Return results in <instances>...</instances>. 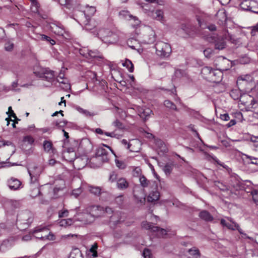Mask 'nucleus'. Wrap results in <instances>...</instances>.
Segmentation results:
<instances>
[{
  "label": "nucleus",
  "instance_id": "obj_28",
  "mask_svg": "<svg viewBox=\"0 0 258 258\" xmlns=\"http://www.w3.org/2000/svg\"><path fill=\"white\" fill-rule=\"evenodd\" d=\"M213 69L210 67H204L201 70V74L204 78L208 80V77H209Z\"/></svg>",
  "mask_w": 258,
  "mask_h": 258
},
{
  "label": "nucleus",
  "instance_id": "obj_35",
  "mask_svg": "<svg viewBox=\"0 0 258 258\" xmlns=\"http://www.w3.org/2000/svg\"><path fill=\"white\" fill-rule=\"evenodd\" d=\"M56 81L57 82L59 83V84H61L62 85L60 86V87L64 90H67L71 88L70 84L68 83V80L65 78L64 79L59 80L58 79H56Z\"/></svg>",
  "mask_w": 258,
  "mask_h": 258
},
{
  "label": "nucleus",
  "instance_id": "obj_22",
  "mask_svg": "<svg viewBox=\"0 0 258 258\" xmlns=\"http://www.w3.org/2000/svg\"><path fill=\"white\" fill-rule=\"evenodd\" d=\"M128 186V183L124 178H120L117 180V187L119 189L123 190Z\"/></svg>",
  "mask_w": 258,
  "mask_h": 258
},
{
  "label": "nucleus",
  "instance_id": "obj_16",
  "mask_svg": "<svg viewBox=\"0 0 258 258\" xmlns=\"http://www.w3.org/2000/svg\"><path fill=\"white\" fill-rule=\"evenodd\" d=\"M140 182L141 185V187L147 188L149 187H152L153 186H157V184L155 181L148 180L144 175H141L140 176Z\"/></svg>",
  "mask_w": 258,
  "mask_h": 258
},
{
  "label": "nucleus",
  "instance_id": "obj_59",
  "mask_svg": "<svg viewBox=\"0 0 258 258\" xmlns=\"http://www.w3.org/2000/svg\"><path fill=\"white\" fill-rule=\"evenodd\" d=\"M250 141L253 143V146L258 148V137L252 136L250 138Z\"/></svg>",
  "mask_w": 258,
  "mask_h": 258
},
{
  "label": "nucleus",
  "instance_id": "obj_46",
  "mask_svg": "<svg viewBox=\"0 0 258 258\" xmlns=\"http://www.w3.org/2000/svg\"><path fill=\"white\" fill-rule=\"evenodd\" d=\"M112 124L119 130L123 129L124 128V125L123 123L118 119L113 121Z\"/></svg>",
  "mask_w": 258,
  "mask_h": 258
},
{
  "label": "nucleus",
  "instance_id": "obj_60",
  "mask_svg": "<svg viewBox=\"0 0 258 258\" xmlns=\"http://www.w3.org/2000/svg\"><path fill=\"white\" fill-rule=\"evenodd\" d=\"M69 215V211L67 210L60 211L58 213L59 218L67 217Z\"/></svg>",
  "mask_w": 258,
  "mask_h": 258
},
{
  "label": "nucleus",
  "instance_id": "obj_30",
  "mask_svg": "<svg viewBox=\"0 0 258 258\" xmlns=\"http://www.w3.org/2000/svg\"><path fill=\"white\" fill-rule=\"evenodd\" d=\"M230 95L234 100H240L242 94L239 89H233L230 91Z\"/></svg>",
  "mask_w": 258,
  "mask_h": 258
},
{
  "label": "nucleus",
  "instance_id": "obj_32",
  "mask_svg": "<svg viewBox=\"0 0 258 258\" xmlns=\"http://www.w3.org/2000/svg\"><path fill=\"white\" fill-rule=\"evenodd\" d=\"M122 64L123 67H126L130 72L132 73L134 72V64L130 60L126 59L125 61L122 62Z\"/></svg>",
  "mask_w": 258,
  "mask_h": 258
},
{
  "label": "nucleus",
  "instance_id": "obj_24",
  "mask_svg": "<svg viewBox=\"0 0 258 258\" xmlns=\"http://www.w3.org/2000/svg\"><path fill=\"white\" fill-rule=\"evenodd\" d=\"M218 61L221 63V64H227L228 67L220 66L218 70L220 71H227L229 69V60L222 56H220L218 58Z\"/></svg>",
  "mask_w": 258,
  "mask_h": 258
},
{
  "label": "nucleus",
  "instance_id": "obj_20",
  "mask_svg": "<svg viewBox=\"0 0 258 258\" xmlns=\"http://www.w3.org/2000/svg\"><path fill=\"white\" fill-rule=\"evenodd\" d=\"M199 216L202 220L207 222H210L213 220V217L208 211L206 210H203L201 211L199 213Z\"/></svg>",
  "mask_w": 258,
  "mask_h": 258
},
{
  "label": "nucleus",
  "instance_id": "obj_3",
  "mask_svg": "<svg viewBox=\"0 0 258 258\" xmlns=\"http://www.w3.org/2000/svg\"><path fill=\"white\" fill-rule=\"evenodd\" d=\"M102 208L100 206H92L89 208L87 211L89 213H83L78 215V220L81 221L84 224H88L92 222L93 217L100 216V213L96 212L97 211L101 210Z\"/></svg>",
  "mask_w": 258,
  "mask_h": 258
},
{
  "label": "nucleus",
  "instance_id": "obj_38",
  "mask_svg": "<svg viewBox=\"0 0 258 258\" xmlns=\"http://www.w3.org/2000/svg\"><path fill=\"white\" fill-rule=\"evenodd\" d=\"M89 191L91 193L94 194L95 196H99L101 193V189L100 187L98 186H89Z\"/></svg>",
  "mask_w": 258,
  "mask_h": 258
},
{
  "label": "nucleus",
  "instance_id": "obj_6",
  "mask_svg": "<svg viewBox=\"0 0 258 258\" xmlns=\"http://www.w3.org/2000/svg\"><path fill=\"white\" fill-rule=\"evenodd\" d=\"M239 5L243 10L258 13V2L255 0H241Z\"/></svg>",
  "mask_w": 258,
  "mask_h": 258
},
{
  "label": "nucleus",
  "instance_id": "obj_50",
  "mask_svg": "<svg viewBox=\"0 0 258 258\" xmlns=\"http://www.w3.org/2000/svg\"><path fill=\"white\" fill-rule=\"evenodd\" d=\"M97 248V245L96 243H94L90 249V251L92 253V255L93 257H96L97 256V252L96 249Z\"/></svg>",
  "mask_w": 258,
  "mask_h": 258
},
{
  "label": "nucleus",
  "instance_id": "obj_14",
  "mask_svg": "<svg viewBox=\"0 0 258 258\" xmlns=\"http://www.w3.org/2000/svg\"><path fill=\"white\" fill-rule=\"evenodd\" d=\"M222 73L221 72L213 69L209 77H208L207 81L215 83H218L222 80Z\"/></svg>",
  "mask_w": 258,
  "mask_h": 258
},
{
  "label": "nucleus",
  "instance_id": "obj_25",
  "mask_svg": "<svg viewBox=\"0 0 258 258\" xmlns=\"http://www.w3.org/2000/svg\"><path fill=\"white\" fill-rule=\"evenodd\" d=\"M69 258H84L81 251L77 248H74L70 252Z\"/></svg>",
  "mask_w": 258,
  "mask_h": 258
},
{
  "label": "nucleus",
  "instance_id": "obj_62",
  "mask_svg": "<svg viewBox=\"0 0 258 258\" xmlns=\"http://www.w3.org/2000/svg\"><path fill=\"white\" fill-rule=\"evenodd\" d=\"M11 203L12 206L15 208H19L21 206V203L18 201H11Z\"/></svg>",
  "mask_w": 258,
  "mask_h": 258
},
{
  "label": "nucleus",
  "instance_id": "obj_39",
  "mask_svg": "<svg viewBox=\"0 0 258 258\" xmlns=\"http://www.w3.org/2000/svg\"><path fill=\"white\" fill-rule=\"evenodd\" d=\"M127 45L133 49H136L138 43L136 39L133 38L128 39L127 41Z\"/></svg>",
  "mask_w": 258,
  "mask_h": 258
},
{
  "label": "nucleus",
  "instance_id": "obj_57",
  "mask_svg": "<svg viewBox=\"0 0 258 258\" xmlns=\"http://www.w3.org/2000/svg\"><path fill=\"white\" fill-rule=\"evenodd\" d=\"M183 75H184V71L180 69L176 70H175V71L174 72V75L176 78H180L181 77H182L183 76Z\"/></svg>",
  "mask_w": 258,
  "mask_h": 258
},
{
  "label": "nucleus",
  "instance_id": "obj_43",
  "mask_svg": "<svg viewBox=\"0 0 258 258\" xmlns=\"http://www.w3.org/2000/svg\"><path fill=\"white\" fill-rule=\"evenodd\" d=\"M116 166L120 169H123L126 167L125 163L122 161H120L118 159H116L115 160Z\"/></svg>",
  "mask_w": 258,
  "mask_h": 258
},
{
  "label": "nucleus",
  "instance_id": "obj_42",
  "mask_svg": "<svg viewBox=\"0 0 258 258\" xmlns=\"http://www.w3.org/2000/svg\"><path fill=\"white\" fill-rule=\"evenodd\" d=\"M188 252L190 255H200L199 250L195 247L189 249L188 250Z\"/></svg>",
  "mask_w": 258,
  "mask_h": 258
},
{
  "label": "nucleus",
  "instance_id": "obj_63",
  "mask_svg": "<svg viewBox=\"0 0 258 258\" xmlns=\"http://www.w3.org/2000/svg\"><path fill=\"white\" fill-rule=\"evenodd\" d=\"M220 118L221 119L224 121H228L230 119V117L228 113L220 114Z\"/></svg>",
  "mask_w": 258,
  "mask_h": 258
},
{
  "label": "nucleus",
  "instance_id": "obj_53",
  "mask_svg": "<svg viewBox=\"0 0 258 258\" xmlns=\"http://www.w3.org/2000/svg\"><path fill=\"white\" fill-rule=\"evenodd\" d=\"M89 49L87 48H84L80 49V53L86 58H88V54L89 53Z\"/></svg>",
  "mask_w": 258,
  "mask_h": 258
},
{
  "label": "nucleus",
  "instance_id": "obj_1",
  "mask_svg": "<svg viewBox=\"0 0 258 258\" xmlns=\"http://www.w3.org/2000/svg\"><path fill=\"white\" fill-rule=\"evenodd\" d=\"M103 147H99L96 149L95 155L90 159V163L93 167H99L104 163L107 162L109 160V150L111 151L110 147L103 145Z\"/></svg>",
  "mask_w": 258,
  "mask_h": 258
},
{
  "label": "nucleus",
  "instance_id": "obj_8",
  "mask_svg": "<svg viewBox=\"0 0 258 258\" xmlns=\"http://www.w3.org/2000/svg\"><path fill=\"white\" fill-rule=\"evenodd\" d=\"M37 76L43 80L52 83L55 81V72L49 68H43L40 72L37 73Z\"/></svg>",
  "mask_w": 258,
  "mask_h": 258
},
{
  "label": "nucleus",
  "instance_id": "obj_51",
  "mask_svg": "<svg viewBox=\"0 0 258 258\" xmlns=\"http://www.w3.org/2000/svg\"><path fill=\"white\" fill-rule=\"evenodd\" d=\"M251 195L253 201L255 203H258V190L254 189L251 191Z\"/></svg>",
  "mask_w": 258,
  "mask_h": 258
},
{
  "label": "nucleus",
  "instance_id": "obj_26",
  "mask_svg": "<svg viewBox=\"0 0 258 258\" xmlns=\"http://www.w3.org/2000/svg\"><path fill=\"white\" fill-rule=\"evenodd\" d=\"M197 20L198 22V24L199 27H200L202 29H204L207 28L211 31H214L216 30V27L214 24H210L208 26H206V25L203 24L201 21V20L199 17H198Z\"/></svg>",
  "mask_w": 258,
  "mask_h": 258
},
{
  "label": "nucleus",
  "instance_id": "obj_44",
  "mask_svg": "<svg viewBox=\"0 0 258 258\" xmlns=\"http://www.w3.org/2000/svg\"><path fill=\"white\" fill-rule=\"evenodd\" d=\"M40 238L42 240L47 239L49 240H53L55 239V236L52 233L49 232V234L46 235H45V236L41 235L40 237Z\"/></svg>",
  "mask_w": 258,
  "mask_h": 258
},
{
  "label": "nucleus",
  "instance_id": "obj_64",
  "mask_svg": "<svg viewBox=\"0 0 258 258\" xmlns=\"http://www.w3.org/2000/svg\"><path fill=\"white\" fill-rule=\"evenodd\" d=\"M66 121H60L59 122L56 121L55 122V125L57 126L58 127H62L65 126L67 124Z\"/></svg>",
  "mask_w": 258,
  "mask_h": 258
},
{
  "label": "nucleus",
  "instance_id": "obj_4",
  "mask_svg": "<svg viewBox=\"0 0 258 258\" xmlns=\"http://www.w3.org/2000/svg\"><path fill=\"white\" fill-rule=\"evenodd\" d=\"M27 170L30 177V182H33L37 185L39 177L43 171V168L35 163H30L28 165Z\"/></svg>",
  "mask_w": 258,
  "mask_h": 258
},
{
  "label": "nucleus",
  "instance_id": "obj_9",
  "mask_svg": "<svg viewBox=\"0 0 258 258\" xmlns=\"http://www.w3.org/2000/svg\"><path fill=\"white\" fill-rule=\"evenodd\" d=\"M142 227L151 232H157L158 236H163L166 234V230L159 227L155 226L152 223L147 221H144L142 223Z\"/></svg>",
  "mask_w": 258,
  "mask_h": 258
},
{
  "label": "nucleus",
  "instance_id": "obj_5",
  "mask_svg": "<svg viewBox=\"0 0 258 258\" xmlns=\"http://www.w3.org/2000/svg\"><path fill=\"white\" fill-rule=\"evenodd\" d=\"M157 55L161 57H167L171 52V47L169 44L163 41L158 42L155 44Z\"/></svg>",
  "mask_w": 258,
  "mask_h": 258
},
{
  "label": "nucleus",
  "instance_id": "obj_7",
  "mask_svg": "<svg viewBox=\"0 0 258 258\" xmlns=\"http://www.w3.org/2000/svg\"><path fill=\"white\" fill-rule=\"evenodd\" d=\"M239 101L240 104L245 106L246 111H250L256 107V101L254 98L250 95L244 93L241 96Z\"/></svg>",
  "mask_w": 258,
  "mask_h": 258
},
{
  "label": "nucleus",
  "instance_id": "obj_17",
  "mask_svg": "<svg viewBox=\"0 0 258 258\" xmlns=\"http://www.w3.org/2000/svg\"><path fill=\"white\" fill-rule=\"evenodd\" d=\"M149 16L153 19L162 23H163L164 21V12L161 10H153L152 12H150Z\"/></svg>",
  "mask_w": 258,
  "mask_h": 258
},
{
  "label": "nucleus",
  "instance_id": "obj_54",
  "mask_svg": "<svg viewBox=\"0 0 258 258\" xmlns=\"http://www.w3.org/2000/svg\"><path fill=\"white\" fill-rule=\"evenodd\" d=\"M117 174L115 171H112L110 173L109 180L113 182L117 179Z\"/></svg>",
  "mask_w": 258,
  "mask_h": 258
},
{
  "label": "nucleus",
  "instance_id": "obj_10",
  "mask_svg": "<svg viewBox=\"0 0 258 258\" xmlns=\"http://www.w3.org/2000/svg\"><path fill=\"white\" fill-rule=\"evenodd\" d=\"M133 193L134 197L137 203L141 204H144L145 203V194L143 188L140 186H135L134 188Z\"/></svg>",
  "mask_w": 258,
  "mask_h": 258
},
{
  "label": "nucleus",
  "instance_id": "obj_23",
  "mask_svg": "<svg viewBox=\"0 0 258 258\" xmlns=\"http://www.w3.org/2000/svg\"><path fill=\"white\" fill-rule=\"evenodd\" d=\"M160 197L159 192L157 190L151 192L147 197V201L149 202H153L159 200Z\"/></svg>",
  "mask_w": 258,
  "mask_h": 258
},
{
  "label": "nucleus",
  "instance_id": "obj_29",
  "mask_svg": "<svg viewBox=\"0 0 258 258\" xmlns=\"http://www.w3.org/2000/svg\"><path fill=\"white\" fill-rule=\"evenodd\" d=\"M244 156H245L246 160H247L246 161V164H251L258 165V158H255L246 154H244Z\"/></svg>",
  "mask_w": 258,
  "mask_h": 258
},
{
  "label": "nucleus",
  "instance_id": "obj_48",
  "mask_svg": "<svg viewBox=\"0 0 258 258\" xmlns=\"http://www.w3.org/2000/svg\"><path fill=\"white\" fill-rule=\"evenodd\" d=\"M99 52L97 50H89V53L88 54V58H95L99 57L98 56Z\"/></svg>",
  "mask_w": 258,
  "mask_h": 258
},
{
  "label": "nucleus",
  "instance_id": "obj_40",
  "mask_svg": "<svg viewBox=\"0 0 258 258\" xmlns=\"http://www.w3.org/2000/svg\"><path fill=\"white\" fill-rule=\"evenodd\" d=\"M141 7L142 8L143 11L146 14H147L149 16L150 12H152L153 10L150 9V6L148 4H143L142 5Z\"/></svg>",
  "mask_w": 258,
  "mask_h": 258
},
{
  "label": "nucleus",
  "instance_id": "obj_19",
  "mask_svg": "<svg viewBox=\"0 0 258 258\" xmlns=\"http://www.w3.org/2000/svg\"><path fill=\"white\" fill-rule=\"evenodd\" d=\"M39 185H40L39 182H38L37 185H35V184L33 182L30 183L31 197L32 198H35L41 194V192L39 188Z\"/></svg>",
  "mask_w": 258,
  "mask_h": 258
},
{
  "label": "nucleus",
  "instance_id": "obj_2",
  "mask_svg": "<svg viewBox=\"0 0 258 258\" xmlns=\"http://www.w3.org/2000/svg\"><path fill=\"white\" fill-rule=\"evenodd\" d=\"M211 42L214 43L215 48L216 49L222 50L225 47L226 41L227 40L232 43H236L235 37L232 34H230L228 31L224 32L222 36H212L210 37Z\"/></svg>",
  "mask_w": 258,
  "mask_h": 258
},
{
  "label": "nucleus",
  "instance_id": "obj_41",
  "mask_svg": "<svg viewBox=\"0 0 258 258\" xmlns=\"http://www.w3.org/2000/svg\"><path fill=\"white\" fill-rule=\"evenodd\" d=\"M14 46V43L9 40L5 44V49L6 51H11L13 49Z\"/></svg>",
  "mask_w": 258,
  "mask_h": 258
},
{
  "label": "nucleus",
  "instance_id": "obj_13",
  "mask_svg": "<svg viewBox=\"0 0 258 258\" xmlns=\"http://www.w3.org/2000/svg\"><path fill=\"white\" fill-rule=\"evenodd\" d=\"M195 32V28L189 24H182L180 28L177 30L179 34L182 35V33L187 35H191Z\"/></svg>",
  "mask_w": 258,
  "mask_h": 258
},
{
  "label": "nucleus",
  "instance_id": "obj_34",
  "mask_svg": "<svg viewBox=\"0 0 258 258\" xmlns=\"http://www.w3.org/2000/svg\"><path fill=\"white\" fill-rule=\"evenodd\" d=\"M111 32L108 29H100L98 33V35L99 37H100V39H104L106 37H107L110 35Z\"/></svg>",
  "mask_w": 258,
  "mask_h": 258
},
{
  "label": "nucleus",
  "instance_id": "obj_36",
  "mask_svg": "<svg viewBox=\"0 0 258 258\" xmlns=\"http://www.w3.org/2000/svg\"><path fill=\"white\" fill-rule=\"evenodd\" d=\"M164 105L167 108L173 110L177 111L176 105L169 100H166L164 102Z\"/></svg>",
  "mask_w": 258,
  "mask_h": 258
},
{
  "label": "nucleus",
  "instance_id": "obj_21",
  "mask_svg": "<svg viewBox=\"0 0 258 258\" xmlns=\"http://www.w3.org/2000/svg\"><path fill=\"white\" fill-rule=\"evenodd\" d=\"M121 143L125 146L127 145V149L130 150L131 152H138L140 149V148H139L137 150H136L133 148H131L133 144L140 143L137 140H133L132 143H128L126 140L123 139L121 141Z\"/></svg>",
  "mask_w": 258,
  "mask_h": 258
},
{
  "label": "nucleus",
  "instance_id": "obj_27",
  "mask_svg": "<svg viewBox=\"0 0 258 258\" xmlns=\"http://www.w3.org/2000/svg\"><path fill=\"white\" fill-rule=\"evenodd\" d=\"M43 147L45 152L50 153L51 151L53 152V148L51 141L45 140L43 143Z\"/></svg>",
  "mask_w": 258,
  "mask_h": 258
},
{
  "label": "nucleus",
  "instance_id": "obj_47",
  "mask_svg": "<svg viewBox=\"0 0 258 258\" xmlns=\"http://www.w3.org/2000/svg\"><path fill=\"white\" fill-rule=\"evenodd\" d=\"M251 79H252V77H251L250 75H246L243 76L239 77L237 79V82H239L240 81L248 82V81H250V80H251Z\"/></svg>",
  "mask_w": 258,
  "mask_h": 258
},
{
  "label": "nucleus",
  "instance_id": "obj_12",
  "mask_svg": "<svg viewBox=\"0 0 258 258\" xmlns=\"http://www.w3.org/2000/svg\"><path fill=\"white\" fill-rule=\"evenodd\" d=\"M96 11V8L94 7H89L88 6L86 7V9L84 12V15L86 17V20L84 21V25H85L87 29H91V28H89L88 26L89 25L90 17L94 15Z\"/></svg>",
  "mask_w": 258,
  "mask_h": 258
},
{
  "label": "nucleus",
  "instance_id": "obj_61",
  "mask_svg": "<svg viewBox=\"0 0 258 258\" xmlns=\"http://www.w3.org/2000/svg\"><path fill=\"white\" fill-rule=\"evenodd\" d=\"M151 252L149 249L145 248L143 252V255L145 258H150Z\"/></svg>",
  "mask_w": 258,
  "mask_h": 258
},
{
  "label": "nucleus",
  "instance_id": "obj_45",
  "mask_svg": "<svg viewBox=\"0 0 258 258\" xmlns=\"http://www.w3.org/2000/svg\"><path fill=\"white\" fill-rule=\"evenodd\" d=\"M82 191L83 189L82 187L81 186L79 188L73 189L72 192V196H74L75 198H77L82 192Z\"/></svg>",
  "mask_w": 258,
  "mask_h": 258
},
{
  "label": "nucleus",
  "instance_id": "obj_37",
  "mask_svg": "<svg viewBox=\"0 0 258 258\" xmlns=\"http://www.w3.org/2000/svg\"><path fill=\"white\" fill-rule=\"evenodd\" d=\"M173 168V164L172 163H167L163 167V170L166 175H169L171 173Z\"/></svg>",
  "mask_w": 258,
  "mask_h": 258
},
{
  "label": "nucleus",
  "instance_id": "obj_11",
  "mask_svg": "<svg viewBox=\"0 0 258 258\" xmlns=\"http://www.w3.org/2000/svg\"><path fill=\"white\" fill-rule=\"evenodd\" d=\"M31 216V213L28 211L21 212L17 216V221L28 226L32 222Z\"/></svg>",
  "mask_w": 258,
  "mask_h": 258
},
{
  "label": "nucleus",
  "instance_id": "obj_55",
  "mask_svg": "<svg viewBox=\"0 0 258 258\" xmlns=\"http://www.w3.org/2000/svg\"><path fill=\"white\" fill-rule=\"evenodd\" d=\"M226 227L229 229L235 230L236 227H239V225L234 222L227 223Z\"/></svg>",
  "mask_w": 258,
  "mask_h": 258
},
{
  "label": "nucleus",
  "instance_id": "obj_33",
  "mask_svg": "<svg viewBox=\"0 0 258 258\" xmlns=\"http://www.w3.org/2000/svg\"><path fill=\"white\" fill-rule=\"evenodd\" d=\"M95 133L100 135H105L107 137H110L111 138H115L116 136L114 132H104L102 129L100 128H97L95 129Z\"/></svg>",
  "mask_w": 258,
  "mask_h": 258
},
{
  "label": "nucleus",
  "instance_id": "obj_52",
  "mask_svg": "<svg viewBox=\"0 0 258 258\" xmlns=\"http://www.w3.org/2000/svg\"><path fill=\"white\" fill-rule=\"evenodd\" d=\"M213 53V50L210 48H208L204 50V55L207 58H210Z\"/></svg>",
  "mask_w": 258,
  "mask_h": 258
},
{
  "label": "nucleus",
  "instance_id": "obj_31",
  "mask_svg": "<svg viewBox=\"0 0 258 258\" xmlns=\"http://www.w3.org/2000/svg\"><path fill=\"white\" fill-rule=\"evenodd\" d=\"M31 3V9L32 12L35 13H37L39 12V8L40 5L37 0H29Z\"/></svg>",
  "mask_w": 258,
  "mask_h": 258
},
{
  "label": "nucleus",
  "instance_id": "obj_18",
  "mask_svg": "<svg viewBox=\"0 0 258 258\" xmlns=\"http://www.w3.org/2000/svg\"><path fill=\"white\" fill-rule=\"evenodd\" d=\"M8 185L12 190H17L20 188L21 182L17 178L12 177L8 181Z\"/></svg>",
  "mask_w": 258,
  "mask_h": 258
},
{
  "label": "nucleus",
  "instance_id": "obj_49",
  "mask_svg": "<svg viewBox=\"0 0 258 258\" xmlns=\"http://www.w3.org/2000/svg\"><path fill=\"white\" fill-rule=\"evenodd\" d=\"M156 38L155 37V35L152 34L149 36V38L148 39H145L144 42L147 44H152L155 41Z\"/></svg>",
  "mask_w": 258,
  "mask_h": 258
},
{
  "label": "nucleus",
  "instance_id": "obj_15",
  "mask_svg": "<svg viewBox=\"0 0 258 258\" xmlns=\"http://www.w3.org/2000/svg\"><path fill=\"white\" fill-rule=\"evenodd\" d=\"M49 28L51 31L56 35L65 37L64 34L66 32L62 26L55 23H52L50 25Z\"/></svg>",
  "mask_w": 258,
  "mask_h": 258
},
{
  "label": "nucleus",
  "instance_id": "obj_58",
  "mask_svg": "<svg viewBox=\"0 0 258 258\" xmlns=\"http://www.w3.org/2000/svg\"><path fill=\"white\" fill-rule=\"evenodd\" d=\"M24 141L25 142H28L30 144H32L34 142V139L32 137L30 136H27L24 137Z\"/></svg>",
  "mask_w": 258,
  "mask_h": 258
},
{
  "label": "nucleus",
  "instance_id": "obj_56",
  "mask_svg": "<svg viewBox=\"0 0 258 258\" xmlns=\"http://www.w3.org/2000/svg\"><path fill=\"white\" fill-rule=\"evenodd\" d=\"M213 160L218 165L222 166L225 169H227L228 166L226 165L224 163L221 162L219 160H218L216 157H212Z\"/></svg>",
  "mask_w": 258,
  "mask_h": 258
}]
</instances>
